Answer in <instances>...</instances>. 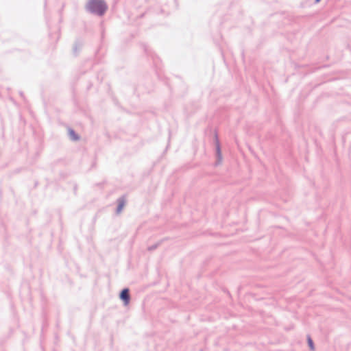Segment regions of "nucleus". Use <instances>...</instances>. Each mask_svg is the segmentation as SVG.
Instances as JSON below:
<instances>
[{"label": "nucleus", "mask_w": 351, "mask_h": 351, "mask_svg": "<svg viewBox=\"0 0 351 351\" xmlns=\"http://www.w3.org/2000/svg\"><path fill=\"white\" fill-rule=\"evenodd\" d=\"M124 206H125L124 200H123V199L119 200V206L117 208V212L120 213L122 210V209L123 208Z\"/></svg>", "instance_id": "4"}, {"label": "nucleus", "mask_w": 351, "mask_h": 351, "mask_svg": "<svg viewBox=\"0 0 351 351\" xmlns=\"http://www.w3.org/2000/svg\"><path fill=\"white\" fill-rule=\"evenodd\" d=\"M120 298L124 302V304L125 305H128L130 302V295H129V290L128 289H123L121 294H120Z\"/></svg>", "instance_id": "2"}, {"label": "nucleus", "mask_w": 351, "mask_h": 351, "mask_svg": "<svg viewBox=\"0 0 351 351\" xmlns=\"http://www.w3.org/2000/svg\"><path fill=\"white\" fill-rule=\"evenodd\" d=\"M89 10L95 14L102 15L106 11L107 6L103 0H90Z\"/></svg>", "instance_id": "1"}, {"label": "nucleus", "mask_w": 351, "mask_h": 351, "mask_svg": "<svg viewBox=\"0 0 351 351\" xmlns=\"http://www.w3.org/2000/svg\"><path fill=\"white\" fill-rule=\"evenodd\" d=\"M320 0H316V3L319 2Z\"/></svg>", "instance_id": "6"}, {"label": "nucleus", "mask_w": 351, "mask_h": 351, "mask_svg": "<svg viewBox=\"0 0 351 351\" xmlns=\"http://www.w3.org/2000/svg\"><path fill=\"white\" fill-rule=\"evenodd\" d=\"M69 134L72 140L75 141L78 139V136L75 134V132L73 130H69Z\"/></svg>", "instance_id": "3"}, {"label": "nucleus", "mask_w": 351, "mask_h": 351, "mask_svg": "<svg viewBox=\"0 0 351 351\" xmlns=\"http://www.w3.org/2000/svg\"><path fill=\"white\" fill-rule=\"evenodd\" d=\"M308 345H309V347L312 350H314V345H313V342L312 341V339H311L310 337H308Z\"/></svg>", "instance_id": "5"}]
</instances>
